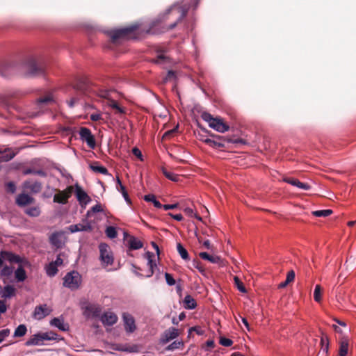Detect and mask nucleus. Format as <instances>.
<instances>
[{
	"instance_id": "20e7f679",
	"label": "nucleus",
	"mask_w": 356,
	"mask_h": 356,
	"mask_svg": "<svg viewBox=\"0 0 356 356\" xmlns=\"http://www.w3.org/2000/svg\"><path fill=\"white\" fill-rule=\"evenodd\" d=\"M1 255L3 256L4 259L10 263L17 264L18 266L25 264V266H30V262L25 257H22L19 255L10 252V251H1Z\"/></svg>"
},
{
	"instance_id": "49530a36",
	"label": "nucleus",
	"mask_w": 356,
	"mask_h": 356,
	"mask_svg": "<svg viewBox=\"0 0 356 356\" xmlns=\"http://www.w3.org/2000/svg\"><path fill=\"white\" fill-rule=\"evenodd\" d=\"M145 257H146V258L147 259V266H149V268H156V266H157L156 262L154 259V254L153 252H152L147 251L145 253Z\"/></svg>"
},
{
	"instance_id": "f3484780",
	"label": "nucleus",
	"mask_w": 356,
	"mask_h": 356,
	"mask_svg": "<svg viewBox=\"0 0 356 356\" xmlns=\"http://www.w3.org/2000/svg\"><path fill=\"white\" fill-rule=\"evenodd\" d=\"M100 321L104 325L112 326L118 321V316L113 312H104L100 318Z\"/></svg>"
},
{
	"instance_id": "72a5a7b5",
	"label": "nucleus",
	"mask_w": 356,
	"mask_h": 356,
	"mask_svg": "<svg viewBox=\"0 0 356 356\" xmlns=\"http://www.w3.org/2000/svg\"><path fill=\"white\" fill-rule=\"evenodd\" d=\"M15 293L16 289L14 287V286L7 284L3 287L2 297L4 298H11L15 296Z\"/></svg>"
},
{
	"instance_id": "774afa93",
	"label": "nucleus",
	"mask_w": 356,
	"mask_h": 356,
	"mask_svg": "<svg viewBox=\"0 0 356 356\" xmlns=\"http://www.w3.org/2000/svg\"><path fill=\"white\" fill-rule=\"evenodd\" d=\"M10 330L8 328L0 330V343H1L9 336Z\"/></svg>"
},
{
	"instance_id": "a211bd4d",
	"label": "nucleus",
	"mask_w": 356,
	"mask_h": 356,
	"mask_svg": "<svg viewBox=\"0 0 356 356\" xmlns=\"http://www.w3.org/2000/svg\"><path fill=\"white\" fill-rule=\"evenodd\" d=\"M44 69L45 68H29L28 70L23 74V76L26 79L44 77L45 75Z\"/></svg>"
},
{
	"instance_id": "5fc2aeb1",
	"label": "nucleus",
	"mask_w": 356,
	"mask_h": 356,
	"mask_svg": "<svg viewBox=\"0 0 356 356\" xmlns=\"http://www.w3.org/2000/svg\"><path fill=\"white\" fill-rule=\"evenodd\" d=\"M201 117L204 121L209 123V127L211 126V124L213 122V120L216 118H213V116L211 113L207 111L203 112L201 115Z\"/></svg>"
},
{
	"instance_id": "6ab92c4d",
	"label": "nucleus",
	"mask_w": 356,
	"mask_h": 356,
	"mask_svg": "<svg viewBox=\"0 0 356 356\" xmlns=\"http://www.w3.org/2000/svg\"><path fill=\"white\" fill-rule=\"evenodd\" d=\"M50 314V310L47 309L46 304L36 306L33 311V316L38 319H42Z\"/></svg>"
},
{
	"instance_id": "37998d69",
	"label": "nucleus",
	"mask_w": 356,
	"mask_h": 356,
	"mask_svg": "<svg viewBox=\"0 0 356 356\" xmlns=\"http://www.w3.org/2000/svg\"><path fill=\"white\" fill-rule=\"evenodd\" d=\"M24 212L30 217H38L41 213L40 209L38 207H31L26 208Z\"/></svg>"
},
{
	"instance_id": "412c9836",
	"label": "nucleus",
	"mask_w": 356,
	"mask_h": 356,
	"mask_svg": "<svg viewBox=\"0 0 356 356\" xmlns=\"http://www.w3.org/2000/svg\"><path fill=\"white\" fill-rule=\"evenodd\" d=\"M23 186L24 188L30 190L33 193H38L42 189V183L38 181L32 182L31 181L26 180L23 183Z\"/></svg>"
},
{
	"instance_id": "8fccbe9b",
	"label": "nucleus",
	"mask_w": 356,
	"mask_h": 356,
	"mask_svg": "<svg viewBox=\"0 0 356 356\" xmlns=\"http://www.w3.org/2000/svg\"><path fill=\"white\" fill-rule=\"evenodd\" d=\"M52 102H54V99L51 95L40 97L36 99L38 106H40L42 104H46Z\"/></svg>"
},
{
	"instance_id": "f704fd0d",
	"label": "nucleus",
	"mask_w": 356,
	"mask_h": 356,
	"mask_svg": "<svg viewBox=\"0 0 356 356\" xmlns=\"http://www.w3.org/2000/svg\"><path fill=\"white\" fill-rule=\"evenodd\" d=\"M26 67H39L42 65L40 59L35 56H29L25 59Z\"/></svg>"
},
{
	"instance_id": "bf43d9fd",
	"label": "nucleus",
	"mask_w": 356,
	"mask_h": 356,
	"mask_svg": "<svg viewBox=\"0 0 356 356\" xmlns=\"http://www.w3.org/2000/svg\"><path fill=\"white\" fill-rule=\"evenodd\" d=\"M1 156H0V159L3 161H10L11 159H13L15 156V154L14 152H1Z\"/></svg>"
},
{
	"instance_id": "ea45409f",
	"label": "nucleus",
	"mask_w": 356,
	"mask_h": 356,
	"mask_svg": "<svg viewBox=\"0 0 356 356\" xmlns=\"http://www.w3.org/2000/svg\"><path fill=\"white\" fill-rule=\"evenodd\" d=\"M144 200L147 202H152L157 209H162V204L156 199L154 194H147L144 196Z\"/></svg>"
},
{
	"instance_id": "c756f323",
	"label": "nucleus",
	"mask_w": 356,
	"mask_h": 356,
	"mask_svg": "<svg viewBox=\"0 0 356 356\" xmlns=\"http://www.w3.org/2000/svg\"><path fill=\"white\" fill-rule=\"evenodd\" d=\"M25 264L19 265L15 271V277L17 282H23L27 278L26 270H24Z\"/></svg>"
},
{
	"instance_id": "6e6d98bb",
	"label": "nucleus",
	"mask_w": 356,
	"mask_h": 356,
	"mask_svg": "<svg viewBox=\"0 0 356 356\" xmlns=\"http://www.w3.org/2000/svg\"><path fill=\"white\" fill-rule=\"evenodd\" d=\"M234 284L237 288V289L241 293H246L247 290L243 284V282L240 280L238 277H234Z\"/></svg>"
},
{
	"instance_id": "c9c22d12",
	"label": "nucleus",
	"mask_w": 356,
	"mask_h": 356,
	"mask_svg": "<svg viewBox=\"0 0 356 356\" xmlns=\"http://www.w3.org/2000/svg\"><path fill=\"white\" fill-rule=\"evenodd\" d=\"M179 149L182 151L181 154V158H177V156H174L172 154H169V156L175 159L178 161L180 163H185L186 162L187 159H189L191 157V154L184 148L179 147Z\"/></svg>"
},
{
	"instance_id": "6e6552de",
	"label": "nucleus",
	"mask_w": 356,
	"mask_h": 356,
	"mask_svg": "<svg viewBox=\"0 0 356 356\" xmlns=\"http://www.w3.org/2000/svg\"><path fill=\"white\" fill-rule=\"evenodd\" d=\"M179 336V330L175 327H170L165 330L159 339V343L164 345L170 341L176 339Z\"/></svg>"
},
{
	"instance_id": "58836bf2",
	"label": "nucleus",
	"mask_w": 356,
	"mask_h": 356,
	"mask_svg": "<svg viewBox=\"0 0 356 356\" xmlns=\"http://www.w3.org/2000/svg\"><path fill=\"white\" fill-rule=\"evenodd\" d=\"M177 250L181 257V258L184 261L190 260V255L188 254V250L183 246V245L180 243H177Z\"/></svg>"
},
{
	"instance_id": "39448f33",
	"label": "nucleus",
	"mask_w": 356,
	"mask_h": 356,
	"mask_svg": "<svg viewBox=\"0 0 356 356\" xmlns=\"http://www.w3.org/2000/svg\"><path fill=\"white\" fill-rule=\"evenodd\" d=\"M74 187V193L77 201L81 207H85L92 201L91 197L88 195L84 189L79 185V184H75Z\"/></svg>"
},
{
	"instance_id": "3c124183",
	"label": "nucleus",
	"mask_w": 356,
	"mask_h": 356,
	"mask_svg": "<svg viewBox=\"0 0 356 356\" xmlns=\"http://www.w3.org/2000/svg\"><path fill=\"white\" fill-rule=\"evenodd\" d=\"M177 79V76L176 75L175 72H174L172 70H170L168 71L166 76L163 78L162 82L163 83H166L167 82L170 81H176Z\"/></svg>"
},
{
	"instance_id": "cd10ccee",
	"label": "nucleus",
	"mask_w": 356,
	"mask_h": 356,
	"mask_svg": "<svg viewBox=\"0 0 356 356\" xmlns=\"http://www.w3.org/2000/svg\"><path fill=\"white\" fill-rule=\"evenodd\" d=\"M127 246L129 250H137L143 247V242L136 236H130V238L127 241Z\"/></svg>"
},
{
	"instance_id": "de8ad7c7",
	"label": "nucleus",
	"mask_w": 356,
	"mask_h": 356,
	"mask_svg": "<svg viewBox=\"0 0 356 356\" xmlns=\"http://www.w3.org/2000/svg\"><path fill=\"white\" fill-rule=\"evenodd\" d=\"M106 236L110 239H114L118 236L116 227L113 226H108L105 229Z\"/></svg>"
},
{
	"instance_id": "c85d7f7f",
	"label": "nucleus",
	"mask_w": 356,
	"mask_h": 356,
	"mask_svg": "<svg viewBox=\"0 0 356 356\" xmlns=\"http://www.w3.org/2000/svg\"><path fill=\"white\" fill-rule=\"evenodd\" d=\"M202 131L205 134H209V136L212 137L216 142L224 144V147H225L226 143H229V141H231V138L212 134L210 131H208L206 129H202Z\"/></svg>"
},
{
	"instance_id": "4d7b16f0",
	"label": "nucleus",
	"mask_w": 356,
	"mask_h": 356,
	"mask_svg": "<svg viewBox=\"0 0 356 356\" xmlns=\"http://www.w3.org/2000/svg\"><path fill=\"white\" fill-rule=\"evenodd\" d=\"M13 69V68H0V76L7 79H11V71Z\"/></svg>"
},
{
	"instance_id": "0eeeda50",
	"label": "nucleus",
	"mask_w": 356,
	"mask_h": 356,
	"mask_svg": "<svg viewBox=\"0 0 356 356\" xmlns=\"http://www.w3.org/2000/svg\"><path fill=\"white\" fill-rule=\"evenodd\" d=\"M101 261L105 264L111 265L113 262V257L109 251V247L106 243H101L99 245Z\"/></svg>"
},
{
	"instance_id": "423d86ee",
	"label": "nucleus",
	"mask_w": 356,
	"mask_h": 356,
	"mask_svg": "<svg viewBox=\"0 0 356 356\" xmlns=\"http://www.w3.org/2000/svg\"><path fill=\"white\" fill-rule=\"evenodd\" d=\"M79 136L80 139L82 141L86 142L90 148L94 149L95 147V138L90 129L87 127H81L79 130Z\"/></svg>"
},
{
	"instance_id": "c03bdc74",
	"label": "nucleus",
	"mask_w": 356,
	"mask_h": 356,
	"mask_svg": "<svg viewBox=\"0 0 356 356\" xmlns=\"http://www.w3.org/2000/svg\"><path fill=\"white\" fill-rule=\"evenodd\" d=\"M184 343L182 340L174 341L165 348V351H173L176 349H179L184 346Z\"/></svg>"
},
{
	"instance_id": "864d4df0",
	"label": "nucleus",
	"mask_w": 356,
	"mask_h": 356,
	"mask_svg": "<svg viewBox=\"0 0 356 356\" xmlns=\"http://www.w3.org/2000/svg\"><path fill=\"white\" fill-rule=\"evenodd\" d=\"M103 211L102 206L100 204H96L93 207H91L90 209L88 210L86 212V218L90 217L92 213H99Z\"/></svg>"
},
{
	"instance_id": "4be33fe9",
	"label": "nucleus",
	"mask_w": 356,
	"mask_h": 356,
	"mask_svg": "<svg viewBox=\"0 0 356 356\" xmlns=\"http://www.w3.org/2000/svg\"><path fill=\"white\" fill-rule=\"evenodd\" d=\"M152 63L164 65H172L175 64V63L165 54H159L156 59L152 60Z\"/></svg>"
},
{
	"instance_id": "f03ea898",
	"label": "nucleus",
	"mask_w": 356,
	"mask_h": 356,
	"mask_svg": "<svg viewBox=\"0 0 356 356\" xmlns=\"http://www.w3.org/2000/svg\"><path fill=\"white\" fill-rule=\"evenodd\" d=\"M81 284V276L76 270H72L66 273L63 277V286L71 290L79 288Z\"/></svg>"
},
{
	"instance_id": "ddd939ff",
	"label": "nucleus",
	"mask_w": 356,
	"mask_h": 356,
	"mask_svg": "<svg viewBox=\"0 0 356 356\" xmlns=\"http://www.w3.org/2000/svg\"><path fill=\"white\" fill-rule=\"evenodd\" d=\"M49 325L52 327L58 328L62 332H67L70 330L69 324L65 323V320L63 316L58 317H54L49 321Z\"/></svg>"
},
{
	"instance_id": "e433bc0d",
	"label": "nucleus",
	"mask_w": 356,
	"mask_h": 356,
	"mask_svg": "<svg viewBox=\"0 0 356 356\" xmlns=\"http://www.w3.org/2000/svg\"><path fill=\"white\" fill-rule=\"evenodd\" d=\"M27 332V327L25 324H19L14 330L13 337L18 338L24 337Z\"/></svg>"
},
{
	"instance_id": "603ef678",
	"label": "nucleus",
	"mask_w": 356,
	"mask_h": 356,
	"mask_svg": "<svg viewBox=\"0 0 356 356\" xmlns=\"http://www.w3.org/2000/svg\"><path fill=\"white\" fill-rule=\"evenodd\" d=\"M332 213L331 209L316 210L312 211V214L316 217H327Z\"/></svg>"
},
{
	"instance_id": "680f3d73",
	"label": "nucleus",
	"mask_w": 356,
	"mask_h": 356,
	"mask_svg": "<svg viewBox=\"0 0 356 356\" xmlns=\"http://www.w3.org/2000/svg\"><path fill=\"white\" fill-rule=\"evenodd\" d=\"M164 276H165V279L166 281V284L168 286H172L176 284L175 280L174 279L173 276L170 273L165 272L164 274Z\"/></svg>"
},
{
	"instance_id": "9d476101",
	"label": "nucleus",
	"mask_w": 356,
	"mask_h": 356,
	"mask_svg": "<svg viewBox=\"0 0 356 356\" xmlns=\"http://www.w3.org/2000/svg\"><path fill=\"white\" fill-rule=\"evenodd\" d=\"M122 317L126 332L133 333L136 329L135 319L133 316L128 312H124Z\"/></svg>"
},
{
	"instance_id": "aec40b11",
	"label": "nucleus",
	"mask_w": 356,
	"mask_h": 356,
	"mask_svg": "<svg viewBox=\"0 0 356 356\" xmlns=\"http://www.w3.org/2000/svg\"><path fill=\"white\" fill-rule=\"evenodd\" d=\"M283 180L284 182L296 186L301 190L308 191L311 188V186L309 184L307 183L301 182L298 179L286 177Z\"/></svg>"
},
{
	"instance_id": "09e8293b",
	"label": "nucleus",
	"mask_w": 356,
	"mask_h": 356,
	"mask_svg": "<svg viewBox=\"0 0 356 356\" xmlns=\"http://www.w3.org/2000/svg\"><path fill=\"white\" fill-rule=\"evenodd\" d=\"M161 172H163V174L164 175V176L168 179L170 181H175V182H177L179 180V177L177 175L172 173V172H168L165 168L162 167L161 168Z\"/></svg>"
},
{
	"instance_id": "393cba45",
	"label": "nucleus",
	"mask_w": 356,
	"mask_h": 356,
	"mask_svg": "<svg viewBox=\"0 0 356 356\" xmlns=\"http://www.w3.org/2000/svg\"><path fill=\"white\" fill-rule=\"evenodd\" d=\"M89 168L96 173H100L104 175H111L106 167L101 165L98 161H94L89 165Z\"/></svg>"
},
{
	"instance_id": "e2e57ef3",
	"label": "nucleus",
	"mask_w": 356,
	"mask_h": 356,
	"mask_svg": "<svg viewBox=\"0 0 356 356\" xmlns=\"http://www.w3.org/2000/svg\"><path fill=\"white\" fill-rule=\"evenodd\" d=\"M219 343L225 347H229L233 344V341L225 337H220Z\"/></svg>"
},
{
	"instance_id": "a18cd8bd",
	"label": "nucleus",
	"mask_w": 356,
	"mask_h": 356,
	"mask_svg": "<svg viewBox=\"0 0 356 356\" xmlns=\"http://www.w3.org/2000/svg\"><path fill=\"white\" fill-rule=\"evenodd\" d=\"M45 270L47 275L49 277H54L58 271V267L56 266L54 264H53L51 262H49L47 265Z\"/></svg>"
},
{
	"instance_id": "052dcab7",
	"label": "nucleus",
	"mask_w": 356,
	"mask_h": 356,
	"mask_svg": "<svg viewBox=\"0 0 356 356\" xmlns=\"http://www.w3.org/2000/svg\"><path fill=\"white\" fill-rule=\"evenodd\" d=\"M184 213L189 217H195L199 220H202V218L194 213L193 209L191 207H185L184 209Z\"/></svg>"
},
{
	"instance_id": "bb28decb",
	"label": "nucleus",
	"mask_w": 356,
	"mask_h": 356,
	"mask_svg": "<svg viewBox=\"0 0 356 356\" xmlns=\"http://www.w3.org/2000/svg\"><path fill=\"white\" fill-rule=\"evenodd\" d=\"M61 233L58 232H55L51 234V235L49 236V242L50 243L56 247L57 249L61 248L64 243H63L61 238Z\"/></svg>"
},
{
	"instance_id": "9b49d317",
	"label": "nucleus",
	"mask_w": 356,
	"mask_h": 356,
	"mask_svg": "<svg viewBox=\"0 0 356 356\" xmlns=\"http://www.w3.org/2000/svg\"><path fill=\"white\" fill-rule=\"evenodd\" d=\"M83 314L86 318H97L101 313V308L98 305L88 304L83 307Z\"/></svg>"
},
{
	"instance_id": "79ce46f5",
	"label": "nucleus",
	"mask_w": 356,
	"mask_h": 356,
	"mask_svg": "<svg viewBox=\"0 0 356 356\" xmlns=\"http://www.w3.org/2000/svg\"><path fill=\"white\" fill-rule=\"evenodd\" d=\"M348 353V341L346 339H342L340 342L339 349V356H346Z\"/></svg>"
},
{
	"instance_id": "2f4dec72",
	"label": "nucleus",
	"mask_w": 356,
	"mask_h": 356,
	"mask_svg": "<svg viewBox=\"0 0 356 356\" xmlns=\"http://www.w3.org/2000/svg\"><path fill=\"white\" fill-rule=\"evenodd\" d=\"M22 173L24 175H36L42 177H46L47 176V173L44 170L42 169L37 170L33 168H27L23 170Z\"/></svg>"
},
{
	"instance_id": "13d9d810",
	"label": "nucleus",
	"mask_w": 356,
	"mask_h": 356,
	"mask_svg": "<svg viewBox=\"0 0 356 356\" xmlns=\"http://www.w3.org/2000/svg\"><path fill=\"white\" fill-rule=\"evenodd\" d=\"M314 298L316 302H319L321 300V288L317 284L315 286L314 291Z\"/></svg>"
},
{
	"instance_id": "0e129e2a",
	"label": "nucleus",
	"mask_w": 356,
	"mask_h": 356,
	"mask_svg": "<svg viewBox=\"0 0 356 356\" xmlns=\"http://www.w3.org/2000/svg\"><path fill=\"white\" fill-rule=\"evenodd\" d=\"M55 191V188L47 186L46 190L43 192L42 196L44 198H50L54 197V193Z\"/></svg>"
},
{
	"instance_id": "2eb2a0df",
	"label": "nucleus",
	"mask_w": 356,
	"mask_h": 356,
	"mask_svg": "<svg viewBox=\"0 0 356 356\" xmlns=\"http://www.w3.org/2000/svg\"><path fill=\"white\" fill-rule=\"evenodd\" d=\"M209 127L219 133H225L229 129V125L225 123L221 118H216Z\"/></svg>"
},
{
	"instance_id": "7ed1b4c3",
	"label": "nucleus",
	"mask_w": 356,
	"mask_h": 356,
	"mask_svg": "<svg viewBox=\"0 0 356 356\" xmlns=\"http://www.w3.org/2000/svg\"><path fill=\"white\" fill-rule=\"evenodd\" d=\"M138 26L135 24L128 27L115 29L110 31V36L113 42L120 39H129L131 38L132 33L138 29Z\"/></svg>"
},
{
	"instance_id": "4c0bfd02",
	"label": "nucleus",
	"mask_w": 356,
	"mask_h": 356,
	"mask_svg": "<svg viewBox=\"0 0 356 356\" xmlns=\"http://www.w3.org/2000/svg\"><path fill=\"white\" fill-rule=\"evenodd\" d=\"M108 106L112 109L115 110L116 113L125 114L126 110L124 107H122L114 99H110L108 103Z\"/></svg>"
},
{
	"instance_id": "a19ab883",
	"label": "nucleus",
	"mask_w": 356,
	"mask_h": 356,
	"mask_svg": "<svg viewBox=\"0 0 356 356\" xmlns=\"http://www.w3.org/2000/svg\"><path fill=\"white\" fill-rule=\"evenodd\" d=\"M44 341H60L64 340L63 337H60L54 331H49L44 332Z\"/></svg>"
},
{
	"instance_id": "338daca9",
	"label": "nucleus",
	"mask_w": 356,
	"mask_h": 356,
	"mask_svg": "<svg viewBox=\"0 0 356 356\" xmlns=\"http://www.w3.org/2000/svg\"><path fill=\"white\" fill-rule=\"evenodd\" d=\"M192 266L197 269L200 273H204V268L201 266V262L199 260L193 259L192 261Z\"/></svg>"
},
{
	"instance_id": "473e14b6",
	"label": "nucleus",
	"mask_w": 356,
	"mask_h": 356,
	"mask_svg": "<svg viewBox=\"0 0 356 356\" xmlns=\"http://www.w3.org/2000/svg\"><path fill=\"white\" fill-rule=\"evenodd\" d=\"M68 197L69 195L65 191H60L58 195H54V202L63 205L67 204Z\"/></svg>"
},
{
	"instance_id": "7c9ffc66",
	"label": "nucleus",
	"mask_w": 356,
	"mask_h": 356,
	"mask_svg": "<svg viewBox=\"0 0 356 356\" xmlns=\"http://www.w3.org/2000/svg\"><path fill=\"white\" fill-rule=\"evenodd\" d=\"M184 307L186 309L192 310L196 308L197 302L191 296L186 295L183 300Z\"/></svg>"
},
{
	"instance_id": "4468645a",
	"label": "nucleus",
	"mask_w": 356,
	"mask_h": 356,
	"mask_svg": "<svg viewBox=\"0 0 356 356\" xmlns=\"http://www.w3.org/2000/svg\"><path fill=\"white\" fill-rule=\"evenodd\" d=\"M199 256L203 260L209 261L211 264H218L220 266H225V261L220 256L211 255L207 252H200Z\"/></svg>"
},
{
	"instance_id": "dca6fc26",
	"label": "nucleus",
	"mask_w": 356,
	"mask_h": 356,
	"mask_svg": "<svg viewBox=\"0 0 356 356\" xmlns=\"http://www.w3.org/2000/svg\"><path fill=\"white\" fill-rule=\"evenodd\" d=\"M34 202V198L27 193L19 194L15 200V202L17 206L20 207H26Z\"/></svg>"
},
{
	"instance_id": "b1692460",
	"label": "nucleus",
	"mask_w": 356,
	"mask_h": 356,
	"mask_svg": "<svg viewBox=\"0 0 356 356\" xmlns=\"http://www.w3.org/2000/svg\"><path fill=\"white\" fill-rule=\"evenodd\" d=\"M116 189L121 193L124 201L128 204H131V200L128 195V193L127 191V189L125 186L122 184L120 179L119 177H116Z\"/></svg>"
},
{
	"instance_id": "a878e982",
	"label": "nucleus",
	"mask_w": 356,
	"mask_h": 356,
	"mask_svg": "<svg viewBox=\"0 0 356 356\" xmlns=\"http://www.w3.org/2000/svg\"><path fill=\"white\" fill-rule=\"evenodd\" d=\"M200 140L212 148L217 149L224 147V144L216 142L212 137L209 136V134H207L206 136L200 135Z\"/></svg>"
},
{
	"instance_id": "f8f14e48",
	"label": "nucleus",
	"mask_w": 356,
	"mask_h": 356,
	"mask_svg": "<svg viewBox=\"0 0 356 356\" xmlns=\"http://www.w3.org/2000/svg\"><path fill=\"white\" fill-rule=\"evenodd\" d=\"M44 332H38L33 334L24 343L26 346H44Z\"/></svg>"
},
{
	"instance_id": "69168bd1",
	"label": "nucleus",
	"mask_w": 356,
	"mask_h": 356,
	"mask_svg": "<svg viewBox=\"0 0 356 356\" xmlns=\"http://www.w3.org/2000/svg\"><path fill=\"white\" fill-rule=\"evenodd\" d=\"M13 268L10 266H5L4 267H3V268L1 270V276H10L13 274Z\"/></svg>"
},
{
	"instance_id": "5701e85b",
	"label": "nucleus",
	"mask_w": 356,
	"mask_h": 356,
	"mask_svg": "<svg viewBox=\"0 0 356 356\" xmlns=\"http://www.w3.org/2000/svg\"><path fill=\"white\" fill-rule=\"evenodd\" d=\"M111 348L115 351L126 352V353H135L137 351L136 346H127L121 343H113Z\"/></svg>"
},
{
	"instance_id": "f257e3e1",
	"label": "nucleus",
	"mask_w": 356,
	"mask_h": 356,
	"mask_svg": "<svg viewBox=\"0 0 356 356\" xmlns=\"http://www.w3.org/2000/svg\"><path fill=\"white\" fill-rule=\"evenodd\" d=\"M188 10V7L186 5H180L179 3H175L172 5L170 8L166 10L165 13H164L163 16L161 17V19H165V15H173L177 16V19L175 22L170 24V29H172L176 26L177 23L180 22L186 15L187 12Z\"/></svg>"
},
{
	"instance_id": "1a4fd4ad",
	"label": "nucleus",
	"mask_w": 356,
	"mask_h": 356,
	"mask_svg": "<svg viewBox=\"0 0 356 356\" xmlns=\"http://www.w3.org/2000/svg\"><path fill=\"white\" fill-rule=\"evenodd\" d=\"M83 223L73 224L68 227V230L71 233H76L79 232H90L92 229V227L91 225V222L88 220V219L83 218Z\"/></svg>"
}]
</instances>
